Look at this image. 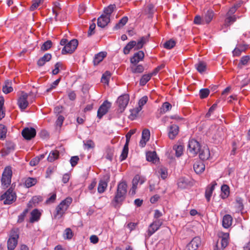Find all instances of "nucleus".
Returning <instances> with one entry per match:
<instances>
[{
    "mask_svg": "<svg viewBox=\"0 0 250 250\" xmlns=\"http://www.w3.org/2000/svg\"><path fill=\"white\" fill-rule=\"evenodd\" d=\"M72 201V198L70 197H68L62 200L56 208L55 212L54 214V218L61 219L65 214Z\"/></svg>",
    "mask_w": 250,
    "mask_h": 250,
    "instance_id": "obj_1",
    "label": "nucleus"
},
{
    "mask_svg": "<svg viewBox=\"0 0 250 250\" xmlns=\"http://www.w3.org/2000/svg\"><path fill=\"white\" fill-rule=\"evenodd\" d=\"M72 201V198L70 197H68L62 200L56 208L55 212L54 214V218L61 219L65 214Z\"/></svg>",
    "mask_w": 250,
    "mask_h": 250,
    "instance_id": "obj_2",
    "label": "nucleus"
},
{
    "mask_svg": "<svg viewBox=\"0 0 250 250\" xmlns=\"http://www.w3.org/2000/svg\"><path fill=\"white\" fill-rule=\"evenodd\" d=\"M17 195L11 188L8 189L0 196V201H3L4 205H11L16 201Z\"/></svg>",
    "mask_w": 250,
    "mask_h": 250,
    "instance_id": "obj_3",
    "label": "nucleus"
},
{
    "mask_svg": "<svg viewBox=\"0 0 250 250\" xmlns=\"http://www.w3.org/2000/svg\"><path fill=\"white\" fill-rule=\"evenodd\" d=\"M126 192V183L125 182H120L118 185L117 193L114 199V202L115 203H121L125 199Z\"/></svg>",
    "mask_w": 250,
    "mask_h": 250,
    "instance_id": "obj_4",
    "label": "nucleus"
},
{
    "mask_svg": "<svg viewBox=\"0 0 250 250\" xmlns=\"http://www.w3.org/2000/svg\"><path fill=\"white\" fill-rule=\"evenodd\" d=\"M19 238V229L15 228L12 229L7 242V249L15 250L18 245Z\"/></svg>",
    "mask_w": 250,
    "mask_h": 250,
    "instance_id": "obj_5",
    "label": "nucleus"
},
{
    "mask_svg": "<svg viewBox=\"0 0 250 250\" xmlns=\"http://www.w3.org/2000/svg\"><path fill=\"white\" fill-rule=\"evenodd\" d=\"M12 170L10 167H6L2 174L1 182L2 186L4 188H7L11 183Z\"/></svg>",
    "mask_w": 250,
    "mask_h": 250,
    "instance_id": "obj_6",
    "label": "nucleus"
},
{
    "mask_svg": "<svg viewBox=\"0 0 250 250\" xmlns=\"http://www.w3.org/2000/svg\"><path fill=\"white\" fill-rule=\"evenodd\" d=\"M78 42L76 39H73L69 42L66 46H64L62 50V54H72L77 48Z\"/></svg>",
    "mask_w": 250,
    "mask_h": 250,
    "instance_id": "obj_7",
    "label": "nucleus"
},
{
    "mask_svg": "<svg viewBox=\"0 0 250 250\" xmlns=\"http://www.w3.org/2000/svg\"><path fill=\"white\" fill-rule=\"evenodd\" d=\"M201 148L200 144L195 139L189 140L188 145V150L193 156H195L198 153V152Z\"/></svg>",
    "mask_w": 250,
    "mask_h": 250,
    "instance_id": "obj_8",
    "label": "nucleus"
},
{
    "mask_svg": "<svg viewBox=\"0 0 250 250\" xmlns=\"http://www.w3.org/2000/svg\"><path fill=\"white\" fill-rule=\"evenodd\" d=\"M129 101V96L125 94L119 96L117 100V104L121 112L124 111L128 104Z\"/></svg>",
    "mask_w": 250,
    "mask_h": 250,
    "instance_id": "obj_9",
    "label": "nucleus"
},
{
    "mask_svg": "<svg viewBox=\"0 0 250 250\" xmlns=\"http://www.w3.org/2000/svg\"><path fill=\"white\" fill-rule=\"evenodd\" d=\"M28 95L27 93L22 91L18 99L17 104L21 110L26 109L28 106V102L27 101Z\"/></svg>",
    "mask_w": 250,
    "mask_h": 250,
    "instance_id": "obj_10",
    "label": "nucleus"
},
{
    "mask_svg": "<svg viewBox=\"0 0 250 250\" xmlns=\"http://www.w3.org/2000/svg\"><path fill=\"white\" fill-rule=\"evenodd\" d=\"M162 221L160 219H156L148 227L147 235L150 236L154 233L162 226Z\"/></svg>",
    "mask_w": 250,
    "mask_h": 250,
    "instance_id": "obj_11",
    "label": "nucleus"
},
{
    "mask_svg": "<svg viewBox=\"0 0 250 250\" xmlns=\"http://www.w3.org/2000/svg\"><path fill=\"white\" fill-rule=\"evenodd\" d=\"M111 106V103L107 101H104L100 106L97 112V117L101 119L106 114Z\"/></svg>",
    "mask_w": 250,
    "mask_h": 250,
    "instance_id": "obj_12",
    "label": "nucleus"
},
{
    "mask_svg": "<svg viewBox=\"0 0 250 250\" xmlns=\"http://www.w3.org/2000/svg\"><path fill=\"white\" fill-rule=\"evenodd\" d=\"M21 134L25 139L30 140L35 137L36 131L33 127H25L22 130Z\"/></svg>",
    "mask_w": 250,
    "mask_h": 250,
    "instance_id": "obj_13",
    "label": "nucleus"
},
{
    "mask_svg": "<svg viewBox=\"0 0 250 250\" xmlns=\"http://www.w3.org/2000/svg\"><path fill=\"white\" fill-rule=\"evenodd\" d=\"M109 175L106 174L104 175L100 181L98 187V191L99 193H102L105 191L107 186V183L109 181Z\"/></svg>",
    "mask_w": 250,
    "mask_h": 250,
    "instance_id": "obj_14",
    "label": "nucleus"
},
{
    "mask_svg": "<svg viewBox=\"0 0 250 250\" xmlns=\"http://www.w3.org/2000/svg\"><path fill=\"white\" fill-rule=\"evenodd\" d=\"M145 181L146 179L145 177L141 176L138 174L136 175L132 180V187L131 188L132 193H135V190L137 188L138 185H142Z\"/></svg>",
    "mask_w": 250,
    "mask_h": 250,
    "instance_id": "obj_15",
    "label": "nucleus"
},
{
    "mask_svg": "<svg viewBox=\"0 0 250 250\" xmlns=\"http://www.w3.org/2000/svg\"><path fill=\"white\" fill-rule=\"evenodd\" d=\"M201 244L200 238L195 237L188 243L187 247V250H196Z\"/></svg>",
    "mask_w": 250,
    "mask_h": 250,
    "instance_id": "obj_16",
    "label": "nucleus"
},
{
    "mask_svg": "<svg viewBox=\"0 0 250 250\" xmlns=\"http://www.w3.org/2000/svg\"><path fill=\"white\" fill-rule=\"evenodd\" d=\"M15 145L12 142H7L5 147L2 149V155H7L14 151Z\"/></svg>",
    "mask_w": 250,
    "mask_h": 250,
    "instance_id": "obj_17",
    "label": "nucleus"
},
{
    "mask_svg": "<svg viewBox=\"0 0 250 250\" xmlns=\"http://www.w3.org/2000/svg\"><path fill=\"white\" fill-rule=\"evenodd\" d=\"M216 185V182L215 181H213L207 187L205 192V197L208 202H209L210 201V197L212 196L213 191L214 190L215 186Z\"/></svg>",
    "mask_w": 250,
    "mask_h": 250,
    "instance_id": "obj_18",
    "label": "nucleus"
},
{
    "mask_svg": "<svg viewBox=\"0 0 250 250\" xmlns=\"http://www.w3.org/2000/svg\"><path fill=\"white\" fill-rule=\"evenodd\" d=\"M110 19L107 16L102 14L98 19L97 21L98 26L102 28L105 27L110 22Z\"/></svg>",
    "mask_w": 250,
    "mask_h": 250,
    "instance_id": "obj_19",
    "label": "nucleus"
},
{
    "mask_svg": "<svg viewBox=\"0 0 250 250\" xmlns=\"http://www.w3.org/2000/svg\"><path fill=\"white\" fill-rule=\"evenodd\" d=\"M198 153L200 158L203 161L208 160L210 156V151L207 146L201 148Z\"/></svg>",
    "mask_w": 250,
    "mask_h": 250,
    "instance_id": "obj_20",
    "label": "nucleus"
},
{
    "mask_svg": "<svg viewBox=\"0 0 250 250\" xmlns=\"http://www.w3.org/2000/svg\"><path fill=\"white\" fill-rule=\"evenodd\" d=\"M179 131V127L176 125H172L169 127L168 137L169 139L173 140L178 135Z\"/></svg>",
    "mask_w": 250,
    "mask_h": 250,
    "instance_id": "obj_21",
    "label": "nucleus"
},
{
    "mask_svg": "<svg viewBox=\"0 0 250 250\" xmlns=\"http://www.w3.org/2000/svg\"><path fill=\"white\" fill-rule=\"evenodd\" d=\"M144 56V53L142 51H139L135 53L130 59L131 64H137L140 61L143 60Z\"/></svg>",
    "mask_w": 250,
    "mask_h": 250,
    "instance_id": "obj_22",
    "label": "nucleus"
},
{
    "mask_svg": "<svg viewBox=\"0 0 250 250\" xmlns=\"http://www.w3.org/2000/svg\"><path fill=\"white\" fill-rule=\"evenodd\" d=\"M250 63V56L249 55L244 56L241 58L237 67L239 69H242L244 66L248 65Z\"/></svg>",
    "mask_w": 250,
    "mask_h": 250,
    "instance_id": "obj_23",
    "label": "nucleus"
},
{
    "mask_svg": "<svg viewBox=\"0 0 250 250\" xmlns=\"http://www.w3.org/2000/svg\"><path fill=\"white\" fill-rule=\"evenodd\" d=\"M232 217L229 214L225 215L222 218V226L225 229L229 228L232 223Z\"/></svg>",
    "mask_w": 250,
    "mask_h": 250,
    "instance_id": "obj_24",
    "label": "nucleus"
},
{
    "mask_svg": "<svg viewBox=\"0 0 250 250\" xmlns=\"http://www.w3.org/2000/svg\"><path fill=\"white\" fill-rule=\"evenodd\" d=\"M234 204L236 212L239 213L244 209L243 200L242 198L236 197Z\"/></svg>",
    "mask_w": 250,
    "mask_h": 250,
    "instance_id": "obj_25",
    "label": "nucleus"
},
{
    "mask_svg": "<svg viewBox=\"0 0 250 250\" xmlns=\"http://www.w3.org/2000/svg\"><path fill=\"white\" fill-rule=\"evenodd\" d=\"M193 169L197 174L202 173L205 169V166L201 161H197L193 165Z\"/></svg>",
    "mask_w": 250,
    "mask_h": 250,
    "instance_id": "obj_26",
    "label": "nucleus"
},
{
    "mask_svg": "<svg viewBox=\"0 0 250 250\" xmlns=\"http://www.w3.org/2000/svg\"><path fill=\"white\" fill-rule=\"evenodd\" d=\"M248 48L247 45L239 44L233 51L234 56H240L243 52H245Z\"/></svg>",
    "mask_w": 250,
    "mask_h": 250,
    "instance_id": "obj_27",
    "label": "nucleus"
},
{
    "mask_svg": "<svg viewBox=\"0 0 250 250\" xmlns=\"http://www.w3.org/2000/svg\"><path fill=\"white\" fill-rule=\"evenodd\" d=\"M41 216V213L38 210V209H33L31 212L30 222L33 223L35 222L38 221L40 219Z\"/></svg>",
    "mask_w": 250,
    "mask_h": 250,
    "instance_id": "obj_28",
    "label": "nucleus"
},
{
    "mask_svg": "<svg viewBox=\"0 0 250 250\" xmlns=\"http://www.w3.org/2000/svg\"><path fill=\"white\" fill-rule=\"evenodd\" d=\"M130 69L133 73H141L144 71V67L141 64H132L130 66Z\"/></svg>",
    "mask_w": 250,
    "mask_h": 250,
    "instance_id": "obj_29",
    "label": "nucleus"
},
{
    "mask_svg": "<svg viewBox=\"0 0 250 250\" xmlns=\"http://www.w3.org/2000/svg\"><path fill=\"white\" fill-rule=\"evenodd\" d=\"M106 53L105 52H101L96 54L94 58L93 63L95 65H98L106 57Z\"/></svg>",
    "mask_w": 250,
    "mask_h": 250,
    "instance_id": "obj_30",
    "label": "nucleus"
},
{
    "mask_svg": "<svg viewBox=\"0 0 250 250\" xmlns=\"http://www.w3.org/2000/svg\"><path fill=\"white\" fill-rule=\"evenodd\" d=\"M52 56L50 54L46 53L38 60L37 64L39 66H42L44 65L45 62H49Z\"/></svg>",
    "mask_w": 250,
    "mask_h": 250,
    "instance_id": "obj_31",
    "label": "nucleus"
},
{
    "mask_svg": "<svg viewBox=\"0 0 250 250\" xmlns=\"http://www.w3.org/2000/svg\"><path fill=\"white\" fill-rule=\"evenodd\" d=\"M189 182L188 180L184 177L179 178L177 182L178 187L181 189L187 188L189 186Z\"/></svg>",
    "mask_w": 250,
    "mask_h": 250,
    "instance_id": "obj_32",
    "label": "nucleus"
},
{
    "mask_svg": "<svg viewBox=\"0 0 250 250\" xmlns=\"http://www.w3.org/2000/svg\"><path fill=\"white\" fill-rule=\"evenodd\" d=\"M147 161L152 162L153 163H156L158 161L156 152H148L146 154Z\"/></svg>",
    "mask_w": 250,
    "mask_h": 250,
    "instance_id": "obj_33",
    "label": "nucleus"
},
{
    "mask_svg": "<svg viewBox=\"0 0 250 250\" xmlns=\"http://www.w3.org/2000/svg\"><path fill=\"white\" fill-rule=\"evenodd\" d=\"M207 63L202 61H200L195 64L196 70L200 73H203L205 72L207 69Z\"/></svg>",
    "mask_w": 250,
    "mask_h": 250,
    "instance_id": "obj_34",
    "label": "nucleus"
},
{
    "mask_svg": "<svg viewBox=\"0 0 250 250\" xmlns=\"http://www.w3.org/2000/svg\"><path fill=\"white\" fill-rule=\"evenodd\" d=\"M13 90L12 86V81L7 80L5 82L4 85L2 87V91L5 94H8Z\"/></svg>",
    "mask_w": 250,
    "mask_h": 250,
    "instance_id": "obj_35",
    "label": "nucleus"
},
{
    "mask_svg": "<svg viewBox=\"0 0 250 250\" xmlns=\"http://www.w3.org/2000/svg\"><path fill=\"white\" fill-rule=\"evenodd\" d=\"M229 195V188L227 185H223L221 187V196L222 199L227 198Z\"/></svg>",
    "mask_w": 250,
    "mask_h": 250,
    "instance_id": "obj_36",
    "label": "nucleus"
},
{
    "mask_svg": "<svg viewBox=\"0 0 250 250\" xmlns=\"http://www.w3.org/2000/svg\"><path fill=\"white\" fill-rule=\"evenodd\" d=\"M152 75L150 73L143 75L140 80L139 84L141 86H144L150 80Z\"/></svg>",
    "mask_w": 250,
    "mask_h": 250,
    "instance_id": "obj_37",
    "label": "nucleus"
},
{
    "mask_svg": "<svg viewBox=\"0 0 250 250\" xmlns=\"http://www.w3.org/2000/svg\"><path fill=\"white\" fill-rule=\"evenodd\" d=\"M214 16L213 12L212 10H208L203 17L205 24L209 23L212 20Z\"/></svg>",
    "mask_w": 250,
    "mask_h": 250,
    "instance_id": "obj_38",
    "label": "nucleus"
},
{
    "mask_svg": "<svg viewBox=\"0 0 250 250\" xmlns=\"http://www.w3.org/2000/svg\"><path fill=\"white\" fill-rule=\"evenodd\" d=\"M116 8V5L115 4H110L106 7L104 8V15L110 18L111 14L114 11Z\"/></svg>",
    "mask_w": 250,
    "mask_h": 250,
    "instance_id": "obj_39",
    "label": "nucleus"
},
{
    "mask_svg": "<svg viewBox=\"0 0 250 250\" xmlns=\"http://www.w3.org/2000/svg\"><path fill=\"white\" fill-rule=\"evenodd\" d=\"M173 149L175 151L176 156L179 157L183 153L184 146L183 145L176 144L173 146Z\"/></svg>",
    "mask_w": 250,
    "mask_h": 250,
    "instance_id": "obj_40",
    "label": "nucleus"
},
{
    "mask_svg": "<svg viewBox=\"0 0 250 250\" xmlns=\"http://www.w3.org/2000/svg\"><path fill=\"white\" fill-rule=\"evenodd\" d=\"M136 42L134 41L129 42L124 48V53L125 55L129 54L130 50L135 47Z\"/></svg>",
    "mask_w": 250,
    "mask_h": 250,
    "instance_id": "obj_41",
    "label": "nucleus"
},
{
    "mask_svg": "<svg viewBox=\"0 0 250 250\" xmlns=\"http://www.w3.org/2000/svg\"><path fill=\"white\" fill-rule=\"evenodd\" d=\"M59 156V152L57 150H53L50 152L48 157H47V160L49 162H52L54 161L55 160L58 159Z\"/></svg>",
    "mask_w": 250,
    "mask_h": 250,
    "instance_id": "obj_42",
    "label": "nucleus"
},
{
    "mask_svg": "<svg viewBox=\"0 0 250 250\" xmlns=\"http://www.w3.org/2000/svg\"><path fill=\"white\" fill-rule=\"evenodd\" d=\"M37 180L35 178L28 177L27 178L24 182L25 186L29 188L36 184Z\"/></svg>",
    "mask_w": 250,
    "mask_h": 250,
    "instance_id": "obj_43",
    "label": "nucleus"
},
{
    "mask_svg": "<svg viewBox=\"0 0 250 250\" xmlns=\"http://www.w3.org/2000/svg\"><path fill=\"white\" fill-rule=\"evenodd\" d=\"M171 108L172 105L170 103L168 102H165L160 108V113L161 114H164L171 110Z\"/></svg>",
    "mask_w": 250,
    "mask_h": 250,
    "instance_id": "obj_44",
    "label": "nucleus"
},
{
    "mask_svg": "<svg viewBox=\"0 0 250 250\" xmlns=\"http://www.w3.org/2000/svg\"><path fill=\"white\" fill-rule=\"evenodd\" d=\"M128 143H125V145H124V148L122 150V152L121 153V155L120 156V158L121 161H123L125 160L128 155Z\"/></svg>",
    "mask_w": 250,
    "mask_h": 250,
    "instance_id": "obj_45",
    "label": "nucleus"
},
{
    "mask_svg": "<svg viewBox=\"0 0 250 250\" xmlns=\"http://www.w3.org/2000/svg\"><path fill=\"white\" fill-rule=\"evenodd\" d=\"M127 21L128 18L125 16L124 17L119 21L118 23L115 25L114 28L116 30L121 28L126 23Z\"/></svg>",
    "mask_w": 250,
    "mask_h": 250,
    "instance_id": "obj_46",
    "label": "nucleus"
},
{
    "mask_svg": "<svg viewBox=\"0 0 250 250\" xmlns=\"http://www.w3.org/2000/svg\"><path fill=\"white\" fill-rule=\"evenodd\" d=\"M110 77L111 73L108 71H106L104 74H103L101 78L102 83L108 84Z\"/></svg>",
    "mask_w": 250,
    "mask_h": 250,
    "instance_id": "obj_47",
    "label": "nucleus"
},
{
    "mask_svg": "<svg viewBox=\"0 0 250 250\" xmlns=\"http://www.w3.org/2000/svg\"><path fill=\"white\" fill-rule=\"evenodd\" d=\"M60 69H64L63 65L61 62H57L55 64V68L52 70V73L53 75H57L60 72Z\"/></svg>",
    "mask_w": 250,
    "mask_h": 250,
    "instance_id": "obj_48",
    "label": "nucleus"
},
{
    "mask_svg": "<svg viewBox=\"0 0 250 250\" xmlns=\"http://www.w3.org/2000/svg\"><path fill=\"white\" fill-rule=\"evenodd\" d=\"M146 42V38L145 37H142L140 40L136 42V44L135 46V50H138L142 48L143 45Z\"/></svg>",
    "mask_w": 250,
    "mask_h": 250,
    "instance_id": "obj_49",
    "label": "nucleus"
},
{
    "mask_svg": "<svg viewBox=\"0 0 250 250\" xmlns=\"http://www.w3.org/2000/svg\"><path fill=\"white\" fill-rule=\"evenodd\" d=\"M229 235L228 233H225L224 234L223 237L221 239V247L222 249L226 248L229 244Z\"/></svg>",
    "mask_w": 250,
    "mask_h": 250,
    "instance_id": "obj_50",
    "label": "nucleus"
},
{
    "mask_svg": "<svg viewBox=\"0 0 250 250\" xmlns=\"http://www.w3.org/2000/svg\"><path fill=\"white\" fill-rule=\"evenodd\" d=\"M142 107H138L132 109H131L130 110L131 113L129 115V118L131 120L134 119L135 118L137 117V115L138 114L139 112L140 111Z\"/></svg>",
    "mask_w": 250,
    "mask_h": 250,
    "instance_id": "obj_51",
    "label": "nucleus"
},
{
    "mask_svg": "<svg viewBox=\"0 0 250 250\" xmlns=\"http://www.w3.org/2000/svg\"><path fill=\"white\" fill-rule=\"evenodd\" d=\"M7 128L4 125L0 124V139L3 140L6 138Z\"/></svg>",
    "mask_w": 250,
    "mask_h": 250,
    "instance_id": "obj_52",
    "label": "nucleus"
},
{
    "mask_svg": "<svg viewBox=\"0 0 250 250\" xmlns=\"http://www.w3.org/2000/svg\"><path fill=\"white\" fill-rule=\"evenodd\" d=\"M176 44V42L170 39L167 41L164 44V48L167 49H170L174 47Z\"/></svg>",
    "mask_w": 250,
    "mask_h": 250,
    "instance_id": "obj_53",
    "label": "nucleus"
},
{
    "mask_svg": "<svg viewBox=\"0 0 250 250\" xmlns=\"http://www.w3.org/2000/svg\"><path fill=\"white\" fill-rule=\"evenodd\" d=\"M73 236V233L70 228H66L63 234V237L65 239H71Z\"/></svg>",
    "mask_w": 250,
    "mask_h": 250,
    "instance_id": "obj_54",
    "label": "nucleus"
},
{
    "mask_svg": "<svg viewBox=\"0 0 250 250\" xmlns=\"http://www.w3.org/2000/svg\"><path fill=\"white\" fill-rule=\"evenodd\" d=\"M48 196L49 197L47 199L45 203L47 204L53 203L56 199V193L55 192L51 193Z\"/></svg>",
    "mask_w": 250,
    "mask_h": 250,
    "instance_id": "obj_55",
    "label": "nucleus"
},
{
    "mask_svg": "<svg viewBox=\"0 0 250 250\" xmlns=\"http://www.w3.org/2000/svg\"><path fill=\"white\" fill-rule=\"evenodd\" d=\"M209 94V90L208 88L202 89L200 90L199 95L201 99L206 98Z\"/></svg>",
    "mask_w": 250,
    "mask_h": 250,
    "instance_id": "obj_56",
    "label": "nucleus"
},
{
    "mask_svg": "<svg viewBox=\"0 0 250 250\" xmlns=\"http://www.w3.org/2000/svg\"><path fill=\"white\" fill-rule=\"evenodd\" d=\"M241 2L236 3L231 7L228 12V15L229 16L233 14L237 10V9L241 6Z\"/></svg>",
    "mask_w": 250,
    "mask_h": 250,
    "instance_id": "obj_57",
    "label": "nucleus"
},
{
    "mask_svg": "<svg viewBox=\"0 0 250 250\" xmlns=\"http://www.w3.org/2000/svg\"><path fill=\"white\" fill-rule=\"evenodd\" d=\"M52 42L50 40H48L42 45L41 47V49L43 51H46L48 49H50L52 46Z\"/></svg>",
    "mask_w": 250,
    "mask_h": 250,
    "instance_id": "obj_58",
    "label": "nucleus"
},
{
    "mask_svg": "<svg viewBox=\"0 0 250 250\" xmlns=\"http://www.w3.org/2000/svg\"><path fill=\"white\" fill-rule=\"evenodd\" d=\"M162 179H165L167 176V170L165 167H161L158 171Z\"/></svg>",
    "mask_w": 250,
    "mask_h": 250,
    "instance_id": "obj_59",
    "label": "nucleus"
},
{
    "mask_svg": "<svg viewBox=\"0 0 250 250\" xmlns=\"http://www.w3.org/2000/svg\"><path fill=\"white\" fill-rule=\"evenodd\" d=\"M150 131L149 129L145 128L144 129L142 133V139H145L146 140H149L150 139Z\"/></svg>",
    "mask_w": 250,
    "mask_h": 250,
    "instance_id": "obj_60",
    "label": "nucleus"
},
{
    "mask_svg": "<svg viewBox=\"0 0 250 250\" xmlns=\"http://www.w3.org/2000/svg\"><path fill=\"white\" fill-rule=\"evenodd\" d=\"M194 23L196 24H205L203 17L200 16H196L194 19Z\"/></svg>",
    "mask_w": 250,
    "mask_h": 250,
    "instance_id": "obj_61",
    "label": "nucleus"
},
{
    "mask_svg": "<svg viewBox=\"0 0 250 250\" xmlns=\"http://www.w3.org/2000/svg\"><path fill=\"white\" fill-rule=\"evenodd\" d=\"M84 145L87 149L93 148L95 146L94 143L91 140H88L84 142Z\"/></svg>",
    "mask_w": 250,
    "mask_h": 250,
    "instance_id": "obj_62",
    "label": "nucleus"
},
{
    "mask_svg": "<svg viewBox=\"0 0 250 250\" xmlns=\"http://www.w3.org/2000/svg\"><path fill=\"white\" fill-rule=\"evenodd\" d=\"M136 132V129H133L130 130L126 134L125 138H126V143H129L130 139L132 135L135 134Z\"/></svg>",
    "mask_w": 250,
    "mask_h": 250,
    "instance_id": "obj_63",
    "label": "nucleus"
},
{
    "mask_svg": "<svg viewBox=\"0 0 250 250\" xmlns=\"http://www.w3.org/2000/svg\"><path fill=\"white\" fill-rule=\"evenodd\" d=\"M27 212L28 209H25L20 215H19L18 220V222L19 223H21L23 221Z\"/></svg>",
    "mask_w": 250,
    "mask_h": 250,
    "instance_id": "obj_64",
    "label": "nucleus"
}]
</instances>
